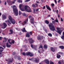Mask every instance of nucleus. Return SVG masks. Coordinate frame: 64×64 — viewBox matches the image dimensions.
Returning <instances> with one entry per match:
<instances>
[{"mask_svg": "<svg viewBox=\"0 0 64 64\" xmlns=\"http://www.w3.org/2000/svg\"><path fill=\"white\" fill-rule=\"evenodd\" d=\"M29 42L30 44H32L34 43V42L35 41L34 40H33L32 38H31L28 39Z\"/></svg>", "mask_w": 64, "mask_h": 64, "instance_id": "6e6552de", "label": "nucleus"}, {"mask_svg": "<svg viewBox=\"0 0 64 64\" xmlns=\"http://www.w3.org/2000/svg\"><path fill=\"white\" fill-rule=\"evenodd\" d=\"M26 56H30V57H33L34 56V54L30 52H26Z\"/></svg>", "mask_w": 64, "mask_h": 64, "instance_id": "39448f33", "label": "nucleus"}, {"mask_svg": "<svg viewBox=\"0 0 64 64\" xmlns=\"http://www.w3.org/2000/svg\"><path fill=\"white\" fill-rule=\"evenodd\" d=\"M52 23L53 24H54V23H55V20H54V21H52Z\"/></svg>", "mask_w": 64, "mask_h": 64, "instance_id": "6e6d98bb", "label": "nucleus"}, {"mask_svg": "<svg viewBox=\"0 0 64 64\" xmlns=\"http://www.w3.org/2000/svg\"><path fill=\"white\" fill-rule=\"evenodd\" d=\"M56 13L57 14H58V10H56Z\"/></svg>", "mask_w": 64, "mask_h": 64, "instance_id": "0e129e2a", "label": "nucleus"}, {"mask_svg": "<svg viewBox=\"0 0 64 64\" xmlns=\"http://www.w3.org/2000/svg\"><path fill=\"white\" fill-rule=\"evenodd\" d=\"M3 26H2V29H5L6 28V27L7 26V25L5 23H4L2 24Z\"/></svg>", "mask_w": 64, "mask_h": 64, "instance_id": "9d476101", "label": "nucleus"}, {"mask_svg": "<svg viewBox=\"0 0 64 64\" xmlns=\"http://www.w3.org/2000/svg\"><path fill=\"white\" fill-rule=\"evenodd\" d=\"M22 4H20L19 6V8H20V9L21 8V7H22Z\"/></svg>", "mask_w": 64, "mask_h": 64, "instance_id": "58836bf2", "label": "nucleus"}, {"mask_svg": "<svg viewBox=\"0 0 64 64\" xmlns=\"http://www.w3.org/2000/svg\"><path fill=\"white\" fill-rule=\"evenodd\" d=\"M32 18V16H29V18Z\"/></svg>", "mask_w": 64, "mask_h": 64, "instance_id": "774afa93", "label": "nucleus"}, {"mask_svg": "<svg viewBox=\"0 0 64 64\" xmlns=\"http://www.w3.org/2000/svg\"><path fill=\"white\" fill-rule=\"evenodd\" d=\"M55 22H58V20L57 19L55 20Z\"/></svg>", "mask_w": 64, "mask_h": 64, "instance_id": "3c124183", "label": "nucleus"}, {"mask_svg": "<svg viewBox=\"0 0 64 64\" xmlns=\"http://www.w3.org/2000/svg\"><path fill=\"white\" fill-rule=\"evenodd\" d=\"M57 49L56 48H54L53 47H51L50 48V50L52 51V52H55V50Z\"/></svg>", "mask_w": 64, "mask_h": 64, "instance_id": "1a4fd4ad", "label": "nucleus"}, {"mask_svg": "<svg viewBox=\"0 0 64 64\" xmlns=\"http://www.w3.org/2000/svg\"><path fill=\"white\" fill-rule=\"evenodd\" d=\"M18 2L19 3H22V0H18Z\"/></svg>", "mask_w": 64, "mask_h": 64, "instance_id": "cd10ccee", "label": "nucleus"}, {"mask_svg": "<svg viewBox=\"0 0 64 64\" xmlns=\"http://www.w3.org/2000/svg\"><path fill=\"white\" fill-rule=\"evenodd\" d=\"M50 64H54V62H50Z\"/></svg>", "mask_w": 64, "mask_h": 64, "instance_id": "de8ad7c7", "label": "nucleus"}, {"mask_svg": "<svg viewBox=\"0 0 64 64\" xmlns=\"http://www.w3.org/2000/svg\"><path fill=\"white\" fill-rule=\"evenodd\" d=\"M46 6L47 9H48V10H50V11H51V9L50 8V6H48V5H46Z\"/></svg>", "mask_w": 64, "mask_h": 64, "instance_id": "dca6fc26", "label": "nucleus"}, {"mask_svg": "<svg viewBox=\"0 0 64 64\" xmlns=\"http://www.w3.org/2000/svg\"><path fill=\"white\" fill-rule=\"evenodd\" d=\"M40 48L43 49V46H42V45H40Z\"/></svg>", "mask_w": 64, "mask_h": 64, "instance_id": "79ce46f5", "label": "nucleus"}, {"mask_svg": "<svg viewBox=\"0 0 64 64\" xmlns=\"http://www.w3.org/2000/svg\"><path fill=\"white\" fill-rule=\"evenodd\" d=\"M8 19L7 20V21L10 24H11L12 23L14 24L15 23V21L13 19L12 17L11 16H9L8 17Z\"/></svg>", "mask_w": 64, "mask_h": 64, "instance_id": "f257e3e1", "label": "nucleus"}, {"mask_svg": "<svg viewBox=\"0 0 64 64\" xmlns=\"http://www.w3.org/2000/svg\"><path fill=\"white\" fill-rule=\"evenodd\" d=\"M21 14V12L20 11H19V14L20 15Z\"/></svg>", "mask_w": 64, "mask_h": 64, "instance_id": "864d4df0", "label": "nucleus"}, {"mask_svg": "<svg viewBox=\"0 0 64 64\" xmlns=\"http://www.w3.org/2000/svg\"><path fill=\"white\" fill-rule=\"evenodd\" d=\"M20 10H21L22 11H25V10H24V9H23L22 8H20Z\"/></svg>", "mask_w": 64, "mask_h": 64, "instance_id": "37998d69", "label": "nucleus"}, {"mask_svg": "<svg viewBox=\"0 0 64 64\" xmlns=\"http://www.w3.org/2000/svg\"><path fill=\"white\" fill-rule=\"evenodd\" d=\"M31 46L32 48V49H33L34 48V45L31 44Z\"/></svg>", "mask_w": 64, "mask_h": 64, "instance_id": "a19ab883", "label": "nucleus"}, {"mask_svg": "<svg viewBox=\"0 0 64 64\" xmlns=\"http://www.w3.org/2000/svg\"><path fill=\"white\" fill-rule=\"evenodd\" d=\"M4 40L3 41V42H7V39L6 38H4Z\"/></svg>", "mask_w": 64, "mask_h": 64, "instance_id": "bb28decb", "label": "nucleus"}, {"mask_svg": "<svg viewBox=\"0 0 64 64\" xmlns=\"http://www.w3.org/2000/svg\"><path fill=\"white\" fill-rule=\"evenodd\" d=\"M37 39L38 40H40V41L42 40V39H43V36H41L38 35L37 37Z\"/></svg>", "mask_w": 64, "mask_h": 64, "instance_id": "0eeeda50", "label": "nucleus"}, {"mask_svg": "<svg viewBox=\"0 0 64 64\" xmlns=\"http://www.w3.org/2000/svg\"><path fill=\"white\" fill-rule=\"evenodd\" d=\"M12 55H15V54H16L15 52H14L12 53Z\"/></svg>", "mask_w": 64, "mask_h": 64, "instance_id": "4d7b16f0", "label": "nucleus"}, {"mask_svg": "<svg viewBox=\"0 0 64 64\" xmlns=\"http://www.w3.org/2000/svg\"><path fill=\"white\" fill-rule=\"evenodd\" d=\"M30 34H29L28 33H27L26 34V37H28L29 38V37H30Z\"/></svg>", "mask_w": 64, "mask_h": 64, "instance_id": "412c9836", "label": "nucleus"}, {"mask_svg": "<svg viewBox=\"0 0 64 64\" xmlns=\"http://www.w3.org/2000/svg\"><path fill=\"white\" fill-rule=\"evenodd\" d=\"M59 54H62L63 53H62V52H58Z\"/></svg>", "mask_w": 64, "mask_h": 64, "instance_id": "5fc2aeb1", "label": "nucleus"}, {"mask_svg": "<svg viewBox=\"0 0 64 64\" xmlns=\"http://www.w3.org/2000/svg\"><path fill=\"white\" fill-rule=\"evenodd\" d=\"M2 20H4V19H6L7 18V16L5 14H2Z\"/></svg>", "mask_w": 64, "mask_h": 64, "instance_id": "ddd939ff", "label": "nucleus"}, {"mask_svg": "<svg viewBox=\"0 0 64 64\" xmlns=\"http://www.w3.org/2000/svg\"><path fill=\"white\" fill-rule=\"evenodd\" d=\"M3 47L4 48V49H5V48H6V46H3Z\"/></svg>", "mask_w": 64, "mask_h": 64, "instance_id": "338daca9", "label": "nucleus"}, {"mask_svg": "<svg viewBox=\"0 0 64 64\" xmlns=\"http://www.w3.org/2000/svg\"><path fill=\"white\" fill-rule=\"evenodd\" d=\"M48 36L50 37H52V35L51 34L49 33L48 34Z\"/></svg>", "mask_w": 64, "mask_h": 64, "instance_id": "c85d7f7f", "label": "nucleus"}, {"mask_svg": "<svg viewBox=\"0 0 64 64\" xmlns=\"http://www.w3.org/2000/svg\"><path fill=\"white\" fill-rule=\"evenodd\" d=\"M3 51V50H0V52H1L2 53V52Z\"/></svg>", "mask_w": 64, "mask_h": 64, "instance_id": "680f3d73", "label": "nucleus"}, {"mask_svg": "<svg viewBox=\"0 0 64 64\" xmlns=\"http://www.w3.org/2000/svg\"><path fill=\"white\" fill-rule=\"evenodd\" d=\"M46 8V7L45 6H44L43 8V9H45Z\"/></svg>", "mask_w": 64, "mask_h": 64, "instance_id": "13d9d810", "label": "nucleus"}, {"mask_svg": "<svg viewBox=\"0 0 64 64\" xmlns=\"http://www.w3.org/2000/svg\"><path fill=\"white\" fill-rule=\"evenodd\" d=\"M60 62L62 64H64V60H60Z\"/></svg>", "mask_w": 64, "mask_h": 64, "instance_id": "473e14b6", "label": "nucleus"}, {"mask_svg": "<svg viewBox=\"0 0 64 64\" xmlns=\"http://www.w3.org/2000/svg\"><path fill=\"white\" fill-rule=\"evenodd\" d=\"M51 5L52 6V8H53L54 6V5H55V4H51Z\"/></svg>", "mask_w": 64, "mask_h": 64, "instance_id": "ea45409f", "label": "nucleus"}, {"mask_svg": "<svg viewBox=\"0 0 64 64\" xmlns=\"http://www.w3.org/2000/svg\"><path fill=\"white\" fill-rule=\"evenodd\" d=\"M59 48L61 49H64V47L63 46H59Z\"/></svg>", "mask_w": 64, "mask_h": 64, "instance_id": "5701e85b", "label": "nucleus"}, {"mask_svg": "<svg viewBox=\"0 0 64 64\" xmlns=\"http://www.w3.org/2000/svg\"><path fill=\"white\" fill-rule=\"evenodd\" d=\"M18 60H20L21 59V58L20 57V56H18Z\"/></svg>", "mask_w": 64, "mask_h": 64, "instance_id": "7c9ffc66", "label": "nucleus"}, {"mask_svg": "<svg viewBox=\"0 0 64 64\" xmlns=\"http://www.w3.org/2000/svg\"><path fill=\"white\" fill-rule=\"evenodd\" d=\"M28 18H27L26 19V20H25L24 21V22H22V23L21 24L22 25V26H24V25H25V24H26V23H27L26 22H27L28 21Z\"/></svg>", "mask_w": 64, "mask_h": 64, "instance_id": "9b49d317", "label": "nucleus"}, {"mask_svg": "<svg viewBox=\"0 0 64 64\" xmlns=\"http://www.w3.org/2000/svg\"><path fill=\"white\" fill-rule=\"evenodd\" d=\"M48 26L49 27L50 30L52 31H54L55 30V28L54 27V26L53 25V24L50 23V24H48Z\"/></svg>", "mask_w": 64, "mask_h": 64, "instance_id": "f03ea898", "label": "nucleus"}, {"mask_svg": "<svg viewBox=\"0 0 64 64\" xmlns=\"http://www.w3.org/2000/svg\"><path fill=\"white\" fill-rule=\"evenodd\" d=\"M34 18H31L30 19V23H31V24H34V25L35 26V24H34V23H35V22H34Z\"/></svg>", "mask_w": 64, "mask_h": 64, "instance_id": "4468645a", "label": "nucleus"}, {"mask_svg": "<svg viewBox=\"0 0 64 64\" xmlns=\"http://www.w3.org/2000/svg\"><path fill=\"white\" fill-rule=\"evenodd\" d=\"M10 33H9V34H12L13 32V30H10Z\"/></svg>", "mask_w": 64, "mask_h": 64, "instance_id": "393cba45", "label": "nucleus"}, {"mask_svg": "<svg viewBox=\"0 0 64 64\" xmlns=\"http://www.w3.org/2000/svg\"><path fill=\"white\" fill-rule=\"evenodd\" d=\"M29 34H30V35H32V34H33V32H29Z\"/></svg>", "mask_w": 64, "mask_h": 64, "instance_id": "c9c22d12", "label": "nucleus"}, {"mask_svg": "<svg viewBox=\"0 0 64 64\" xmlns=\"http://www.w3.org/2000/svg\"><path fill=\"white\" fill-rule=\"evenodd\" d=\"M33 59V58H29V60L30 61H32V60Z\"/></svg>", "mask_w": 64, "mask_h": 64, "instance_id": "8fccbe9b", "label": "nucleus"}, {"mask_svg": "<svg viewBox=\"0 0 64 64\" xmlns=\"http://www.w3.org/2000/svg\"><path fill=\"white\" fill-rule=\"evenodd\" d=\"M56 57L58 59H59L61 57V55H60L58 54H57L56 55Z\"/></svg>", "mask_w": 64, "mask_h": 64, "instance_id": "6ab92c4d", "label": "nucleus"}, {"mask_svg": "<svg viewBox=\"0 0 64 64\" xmlns=\"http://www.w3.org/2000/svg\"><path fill=\"white\" fill-rule=\"evenodd\" d=\"M10 40H11L10 39H8V42L10 44L12 45V42H10Z\"/></svg>", "mask_w": 64, "mask_h": 64, "instance_id": "c756f323", "label": "nucleus"}, {"mask_svg": "<svg viewBox=\"0 0 64 64\" xmlns=\"http://www.w3.org/2000/svg\"><path fill=\"white\" fill-rule=\"evenodd\" d=\"M16 30H18V31H20V29L19 28H16Z\"/></svg>", "mask_w": 64, "mask_h": 64, "instance_id": "052dcab7", "label": "nucleus"}, {"mask_svg": "<svg viewBox=\"0 0 64 64\" xmlns=\"http://www.w3.org/2000/svg\"><path fill=\"white\" fill-rule=\"evenodd\" d=\"M32 7H34V8L36 7V6H35V5L34 4H32Z\"/></svg>", "mask_w": 64, "mask_h": 64, "instance_id": "e433bc0d", "label": "nucleus"}, {"mask_svg": "<svg viewBox=\"0 0 64 64\" xmlns=\"http://www.w3.org/2000/svg\"><path fill=\"white\" fill-rule=\"evenodd\" d=\"M45 22L46 23V24H49V22L47 20H46L45 21Z\"/></svg>", "mask_w": 64, "mask_h": 64, "instance_id": "b1692460", "label": "nucleus"}, {"mask_svg": "<svg viewBox=\"0 0 64 64\" xmlns=\"http://www.w3.org/2000/svg\"><path fill=\"white\" fill-rule=\"evenodd\" d=\"M12 8H13V12L16 16V7L15 5H14L12 6Z\"/></svg>", "mask_w": 64, "mask_h": 64, "instance_id": "20e7f679", "label": "nucleus"}, {"mask_svg": "<svg viewBox=\"0 0 64 64\" xmlns=\"http://www.w3.org/2000/svg\"><path fill=\"white\" fill-rule=\"evenodd\" d=\"M30 1V0H26L25 1V2H29V1Z\"/></svg>", "mask_w": 64, "mask_h": 64, "instance_id": "49530a36", "label": "nucleus"}, {"mask_svg": "<svg viewBox=\"0 0 64 64\" xmlns=\"http://www.w3.org/2000/svg\"><path fill=\"white\" fill-rule=\"evenodd\" d=\"M61 21H62H62H63V19L62 18H61Z\"/></svg>", "mask_w": 64, "mask_h": 64, "instance_id": "e2e57ef3", "label": "nucleus"}, {"mask_svg": "<svg viewBox=\"0 0 64 64\" xmlns=\"http://www.w3.org/2000/svg\"><path fill=\"white\" fill-rule=\"evenodd\" d=\"M34 61H35L37 63L38 62H39V60H38L37 59V58H36L35 60H34Z\"/></svg>", "mask_w": 64, "mask_h": 64, "instance_id": "a878e982", "label": "nucleus"}, {"mask_svg": "<svg viewBox=\"0 0 64 64\" xmlns=\"http://www.w3.org/2000/svg\"><path fill=\"white\" fill-rule=\"evenodd\" d=\"M22 15L23 16H26V14L25 13H24L22 14Z\"/></svg>", "mask_w": 64, "mask_h": 64, "instance_id": "a18cd8bd", "label": "nucleus"}, {"mask_svg": "<svg viewBox=\"0 0 64 64\" xmlns=\"http://www.w3.org/2000/svg\"><path fill=\"white\" fill-rule=\"evenodd\" d=\"M56 29L58 30V33L60 35H61V33H62V32L63 31V30H59L60 29L59 28H56Z\"/></svg>", "mask_w": 64, "mask_h": 64, "instance_id": "423d86ee", "label": "nucleus"}, {"mask_svg": "<svg viewBox=\"0 0 64 64\" xmlns=\"http://www.w3.org/2000/svg\"><path fill=\"white\" fill-rule=\"evenodd\" d=\"M35 5H36V7H38V5L37 3H36L35 4Z\"/></svg>", "mask_w": 64, "mask_h": 64, "instance_id": "603ef678", "label": "nucleus"}, {"mask_svg": "<svg viewBox=\"0 0 64 64\" xmlns=\"http://www.w3.org/2000/svg\"><path fill=\"white\" fill-rule=\"evenodd\" d=\"M44 49H46L48 48V46L46 45H44Z\"/></svg>", "mask_w": 64, "mask_h": 64, "instance_id": "aec40b11", "label": "nucleus"}, {"mask_svg": "<svg viewBox=\"0 0 64 64\" xmlns=\"http://www.w3.org/2000/svg\"><path fill=\"white\" fill-rule=\"evenodd\" d=\"M33 12L34 13H35V9H33Z\"/></svg>", "mask_w": 64, "mask_h": 64, "instance_id": "bf43d9fd", "label": "nucleus"}, {"mask_svg": "<svg viewBox=\"0 0 64 64\" xmlns=\"http://www.w3.org/2000/svg\"><path fill=\"white\" fill-rule=\"evenodd\" d=\"M45 63L47 64H49L50 62L48 60H44Z\"/></svg>", "mask_w": 64, "mask_h": 64, "instance_id": "2eb2a0df", "label": "nucleus"}, {"mask_svg": "<svg viewBox=\"0 0 64 64\" xmlns=\"http://www.w3.org/2000/svg\"><path fill=\"white\" fill-rule=\"evenodd\" d=\"M6 46L7 48H10L11 47V45H9L8 43L7 42L6 43Z\"/></svg>", "mask_w": 64, "mask_h": 64, "instance_id": "a211bd4d", "label": "nucleus"}, {"mask_svg": "<svg viewBox=\"0 0 64 64\" xmlns=\"http://www.w3.org/2000/svg\"><path fill=\"white\" fill-rule=\"evenodd\" d=\"M22 54L24 55V56H26V53H25V52H23Z\"/></svg>", "mask_w": 64, "mask_h": 64, "instance_id": "2f4dec72", "label": "nucleus"}, {"mask_svg": "<svg viewBox=\"0 0 64 64\" xmlns=\"http://www.w3.org/2000/svg\"><path fill=\"white\" fill-rule=\"evenodd\" d=\"M58 64H62L61 62V61L60 62V61H58Z\"/></svg>", "mask_w": 64, "mask_h": 64, "instance_id": "09e8293b", "label": "nucleus"}, {"mask_svg": "<svg viewBox=\"0 0 64 64\" xmlns=\"http://www.w3.org/2000/svg\"><path fill=\"white\" fill-rule=\"evenodd\" d=\"M22 31L23 32H27V31H26V30H25V28H24L22 30Z\"/></svg>", "mask_w": 64, "mask_h": 64, "instance_id": "4be33fe9", "label": "nucleus"}, {"mask_svg": "<svg viewBox=\"0 0 64 64\" xmlns=\"http://www.w3.org/2000/svg\"><path fill=\"white\" fill-rule=\"evenodd\" d=\"M61 38L63 40H64V36L62 35V36L61 37Z\"/></svg>", "mask_w": 64, "mask_h": 64, "instance_id": "f704fd0d", "label": "nucleus"}, {"mask_svg": "<svg viewBox=\"0 0 64 64\" xmlns=\"http://www.w3.org/2000/svg\"><path fill=\"white\" fill-rule=\"evenodd\" d=\"M9 58L8 59V62H10V63H12L13 61V59L12 58Z\"/></svg>", "mask_w": 64, "mask_h": 64, "instance_id": "f3484780", "label": "nucleus"}, {"mask_svg": "<svg viewBox=\"0 0 64 64\" xmlns=\"http://www.w3.org/2000/svg\"><path fill=\"white\" fill-rule=\"evenodd\" d=\"M36 11H39V9H36Z\"/></svg>", "mask_w": 64, "mask_h": 64, "instance_id": "69168bd1", "label": "nucleus"}, {"mask_svg": "<svg viewBox=\"0 0 64 64\" xmlns=\"http://www.w3.org/2000/svg\"><path fill=\"white\" fill-rule=\"evenodd\" d=\"M24 9L25 10H26V11L28 12H31V8L28 6L26 5L25 6Z\"/></svg>", "mask_w": 64, "mask_h": 64, "instance_id": "7ed1b4c3", "label": "nucleus"}, {"mask_svg": "<svg viewBox=\"0 0 64 64\" xmlns=\"http://www.w3.org/2000/svg\"><path fill=\"white\" fill-rule=\"evenodd\" d=\"M7 2L10 5L12 4H14V2L11 1L10 0H8L7 1Z\"/></svg>", "mask_w": 64, "mask_h": 64, "instance_id": "f8f14e48", "label": "nucleus"}, {"mask_svg": "<svg viewBox=\"0 0 64 64\" xmlns=\"http://www.w3.org/2000/svg\"><path fill=\"white\" fill-rule=\"evenodd\" d=\"M34 48L35 50H37V46H34Z\"/></svg>", "mask_w": 64, "mask_h": 64, "instance_id": "72a5a7b5", "label": "nucleus"}, {"mask_svg": "<svg viewBox=\"0 0 64 64\" xmlns=\"http://www.w3.org/2000/svg\"><path fill=\"white\" fill-rule=\"evenodd\" d=\"M17 9L16 8V16H17L18 15V13L17 12Z\"/></svg>", "mask_w": 64, "mask_h": 64, "instance_id": "c03bdc74", "label": "nucleus"}, {"mask_svg": "<svg viewBox=\"0 0 64 64\" xmlns=\"http://www.w3.org/2000/svg\"><path fill=\"white\" fill-rule=\"evenodd\" d=\"M12 43V44H14V43H15V41H14V40H13L11 42Z\"/></svg>", "mask_w": 64, "mask_h": 64, "instance_id": "4c0bfd02", "label": "nucleus"}]
</instances>
